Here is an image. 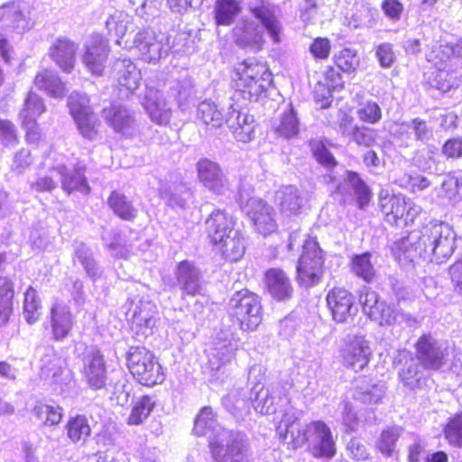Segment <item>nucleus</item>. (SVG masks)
Instances as JSON below:
<instances>
[{"mask_svg":"<svg viewBox=\"0 0 462 462\" xmlns=\"http://www.w3.org/2000/svg\"><path fill=\"white\" fill-rule=\"evenodd\" d=\"M106 245L110 254L115 258L126 259L130 254V245H127L126 240L120 234H115L110 241V238L103 236Z\"/></svg>","mask_w":462,"mask_h":462,"instance_id":"nucleus-60","label":"nucleus"},{"mask_svg":"<svg viewBox=\"0 0 462 462\" xmlns=\"http://www.w3.org/2000/svg\"><path fill=\"white\" fill-rule=\"evenodd\" d=\"M385 393V385L383 383H374L370 380L358 385L355 391L354 398L363 403H378Z\"/></svg>","mask_w":462,"mask_h":462,"instance_id":"nucleus-45","label":"nucleus"},{"mask_svg":"<svg viewBox=\"0 0 462 462\" xmlns=\"http://www.w3.org/2000/svg\"><path fill=\"white\" fill-rule=\"evenodd\" d=\"M193 431L198 436H208L214 462H253L246 436L221 427L212 408L201 409L195 420Z\"/></svg>","mask_w":462,"mask_h":462,"instance_id":"nucleus-1","label":"nucleus"},{"mask_svg":"<svg viewBox=\"0 0 462 462\" xmlns=\"http://www.w3.org/2000/svg\"><path fill=\"white\" fill-rule=\"evenodd\" d=\"M64 360L56 354L46 355L42 359V371L47 376H51L55 382L63 373Z\"/></svg>","mask_w":462,"mask_h":462,"instance_id":"nucleus-62","label":"nucleus"},{"mask_svg":"<svg viewBox=\"0 0 462 462\" xmlns=\"http://www.w3.org/2000/svg\"><path fill=\"white\" fill-rule=\"evenodd\" d=\"M271 78L265 64L252 59L244 60L236 69V92L245 100L256 101L270 85Z\"/></svg>","mask_w":462,"mask_h":462,"instance_id":"nucleus-6","label":"nucleus"},{"mask_svg":"<svg viewBox=\"0 0 462 462\" xmlns=\"http://www.w3.org/2000/svg\"><path fill=\"white\" fill-rule=\"evenodd\" d=\"M68 106L73 119L92 112L87 95L76 91L69 95Z\"/></svg>","mask_w":462,"mask_h":462,"instance_id":"nucleus-59","label":"nucleus"},{"mask_svg":"<svg viewBox=\"0 0 462 462\" xmlns=\"http://www.w3.org/2000/svg\"><path fill=\"white\" fill-rule=\"evenodd\" d=\"M356 115L360 121L374 125L382 119V109L375 101L365 100L359 104Z\"/></svg>","mask_w":462,"mask_h":462,"instance_id":"nucleus-58","label":"nucleus"},{"mask_svg":"<svg viewBox=\"0 0 462 462\" xmlns=\"http://www.w3.org/2000/svg\"><path fill=\"white\" fill-rule=\"evenodd\" d=\"M250 12L266 30L273 43H280L282 25L273 10L263 5L261 6L250 7Z\"/></svg>","mask_w":462,"mask_h":462,"instance_id":"nucleus-40","label":"nucleus"},{"mask_svg":"<svg viewBox=\"0 0 462 462\" xmlns=\"http://www.w3.org/2000/svg\"><path fill=\"white\" fill-rule=\"evenodd\" d=\"M160 195L171 208H184L190 196L189 190L182 184H162Z\"/></svg>","mask_w":462,"mask_h":462,"instance_id":"nucleus-44","label":"nucleus"},{"mask_svg":"<svg viewBox=\"0 0 462 462\" xmlns=\"http://www.w3.org/2000/svg\"><path fill=\"white\" fill-rule=\"evenodd\" d=\"M302 245V254L297 264L298 278L301 285L310 287L318 283L323 273V253L318 242L312 238H303L299 232L290 235L288 250Z\"/></svg>","mask_w":462,"mask_h":462,"instance_id":"nucleus-5","label":"nucleus"},{"mask_svg":"<svg viewBox=\"0 0 462 462\" xmlns=\"http://www.w3.org/2000/svg\"><path fill=\"white\" fill-rule=\"evenodd\" d=\"M277 431L293 448L309 443L310 453L315 457L331 458L336 454V443L330 428L321 420H315L302 428L294 411H286Z\"/></svg>","mask_w":462,"mask_h":462,"instance_id":"nucleus-4","label":"nucleus"},{"mask_svg":"<svg viewBox=\"0 0 462 462\" xmlns=\"http://www.w3.org/2000/svg\"><path fill=\"white\" fill-rule=\"evenodd\" d=\"M334 61L343 72L352 73L359 66L360 60L356 50L346 48L335 54Z\"/></svg>","mask_w":462,"mask_h":462,"instance_id":"nucleus-54","label":"nucleus"},{"mask_svg":"<svg viewBox=\"0 0 462 462\" xmlns=\"http://www.w3.org/2000/svg\"><path fill=\"white\" fill-rule=\"evenodd\" d=\"M36 21L35 10L26 1H12L0 6V23L17 33H24L32 30Z\"/></svg>","mask_w":462,"mask_h":462,"instance_id":"nucleus-13","label":"nucleus"},{"mask_svg":"<svg viewBox=\"0 0 462 462\" xmlns=\"http://www.w3.org/2000/svg\"><path fill=\"white\" fill-rule=\"evenodd\" d=\"M444 437L455 447H462V412L450 417L444 428Z\"/></svg>","mask_w":462,"mask_h":462,"instance_id":"nucleus-55","label":"nucleus"},{"mask_svg":"<svg viewBox=\"0 0 462 462\" xmlns=\"http://www.w3.org/2000/svg\"><path fill=\"white\" fill-rule=\"evenodd\" d=\"M33 414L46 426L57 425L63 416V410L59 405L38 403L33 409Z\"/></svg>","mask_w":462,"mask_h":462,"instance_id":"nucleus-50","label":"nucleus"},{"mask_svg":"<svg viewBox=\"0 0 462 462\" xmlns=\"http://www.w3.org/2000/svg\"><path fill=\"white\" fill-rule=\"evenodd\" d=\"M142 105L150 119L156 125H167L170 123L171 108L161 90L146 87Z\"/></svg>","mask_w":462,"mask_h":462,"instance_id":"nucleus-25","label":"nucleus"},{"mask_svg":"<svg viewBox=\"0 0 462 462\" xmlns=\"http://www.w3.org/2000/svg\"><path fill=\"white\" fill-rule=\"evenodd\" d=\"M65 429L68 438L74 444L85 443L91 434L89 421L85 415L70 417Z\"/></svg>","mask_w":462,"mask_h":462,"instance_id":"nucleus-43","label":"nucleus"},{"mask_svg":"<svg viewBox=\"0 0 462 462\" xmlns=\"http://www.w3.org/2000/svg\"><path fill=\"white\" fill-rule=\"evenodd\" d=\"M236 106L235 105L230 106L231 111L226 117V123L238 142L248 143L254 136L255 120L254 116Z\"/></svg>","mask_w":462,"mask_h":462,"instance_id":"nucleus-27","label":"nucleus"},{"mask_svg":"<svg viewBox=\"0 0 462 462\" xmlns=\"http://www.w3.org/2000/svg\"><path fill=\"white\" fill-rule=\"evenodd\" d=\"M399 427H390L384 430L377 441V448L386 457L392 456L395 451L396 442L401 435Z\"/></svg>","mask_w":462,"mask_h":462,"instance_id":"nucleus-56","label":"nucleus"},{"mask_svg":"<svg viewBox=\"0 0 462 462\" xmlns=\"http://www.w3.org/2000/svg\"><path fill=\"white\" fill-rule=\"evenodd\" d=\"M51 324L54 339L62 340L70 332L74 321L69 307L63 302H56L51 309Z\"/></svg>","mask_w":462,"mask_h":462,"instance_id":"nucleus-36","label":"nucleus"},{"mask_svg":"<svg viewBox=\"0 0 462 462\" xmlns=\"http://www.w3.org/2000/svg\"><path fill=\"white\" fill-rule=\"evenodd\" d=\"M114 73L123 96L134 93L140 86L142 76L141 71L134 63L127 59L117 60L114 63Z\"/></svg>","mask_w":462,"mask_h":462,"instance_id":"nucleus-29","label":"nucleus"},{"mask_svg":"<svg viewBox=\"0 0 462 462\" xmlns=\"http://www.w3.org/2000/svg\"><path fill=\"white\" fill-rule=\"evenodd\" d=\"M271 130L277 137L287 140L294 138L299 134L300 119L291 103H289L285 108L272 120Z\"/></svg>","mask_w":462,"mask_h":462,"instance_id":"nucleus-30","label":"nucleus"},{"mask_svg":"<svg viewBox=\"0 0 462 462\" xmlns=\"http://www.w3.org/2000/svg\"><path fill=\"white\" fill-rule=\"evenodd\" d=\"M108 204L114 212L125 220H132L136 216V209L127 200L125 195L113 191L108 199Z\"/></svg>","mask_w":462,"mask_h":462,"instance_id":"nucleus-52","label":"nucleus"},{"mask_svg":"<svg viewBox=\"0 0 462 462\" xmlns=\"http://www.w3.org/2000/svg\"><path fill=\"white\" fill-rule=\"evenodd\" d=\"M222 405L232 415L237 416L246 407L242 390L236 389L222 398Z\"/></svg>","mask_w":462,"mask_h":462,"instance_id":"nucleus-61","label":"nucleus"},{"mask_svg":"<svg viewBox=\"0 0 462 462\" xmlns=\"http://www.w3.org/2000/svg\"><path fill=\"white\" fill-rule=\"evenodd\" d=\"M83 376L89 387L102 389L106 383V368L104 356L96 346L86 348L83 357Z\"/></svg>","mask_w":462,"mask_h":462,"instance_id":"nucleus-22","label":"nucleus"},{"mask_svg":"<svg viewBox=\"0 0 462 462\" xmlns=\"http://www.w3.org/2000/svg\"><path fill=\"white\" fill-rule=\"evenodd\" d=\"M199 182L209 191L222 195L230 189V183L220 166L208 159H200L196 164Z\"/></svg>","mask_w":462,"mask_h":462,"instance_id":"nucleus-21","label":"nucleus"},{"mask_svg":"<svg viewBox=\"0 0 462 462\" xmlns=\"http://www.w3.org/2000/svg\"><path fill=\"white\" fill-rule=\"evenodd\" d=\"M259 298L248 290L236 291L228 303L230 315L236 319L242 330H254L262 321Z\"/></svg>","mask_w":462,"mask_h":462,"instance_id":"nucleus-10","label":"nucleus"},{"mask_svg":"<svg viewBox=\"0 0 462 462\" xmlns=\"http://www.w3.org/2000/svg\"><path fill=\"white\" fill-rule=\"evenodd\" d=\"M274 199L285 216L300 214L306 203L303 193L294 185L281 187L275 192Z\"/></svg>","mask_w":462,"mask_h":462,"instance_id":"nucleus-32","label":"nucleus"},{"mask_svg":"<svg viewBox=\"0 0 462 462\" xmlns=\"http://www.w3.org/2000/svg\"><path fill=\"white\" fill-rule=\"evenodd\" d=\"M326 300L332 319L337 323H346L357 313L352 294L343 288L331 290Z\"/></svg>","mask_w":462,"mask_h":462,"instance_id":"nucleus-23","label":"nucleus"},{"mask_svg":"<svg viewBox=\"0 0 462 462\" xmlns=\"http://www.w3.org/2000/svg\"><path fill=\"white\" fill-rule=\"evenodd\" d=\"M415 350V360L420 362L424 369L439 370L445 364L446 348L430 334H423L419 337Z\"/></svg>","mask_w":462,"mask_h":462,"instance_id":"nucleus-18","label":"nucleus"},{"mask_svg":"<svg viewBox=\"0 0 462 462\" xmlns=\"http://www.w3.org/2000/svg\"><path fill=\"white\" fill-rule=\"evenodd\" d=\"M41 300L36 291L29 287L24 292L23 315L29 324L35 323L40 317Z\"/></svg>","mask_w":462,"mask_h":462,"instance_id":"nucleus-53","label":"nucleus"},{"mask_svg":"<svg viewBox=\"0 0 462 462\" xmlns=\"http://www.w3.org/2000/svg\"><path fill=\"white\" fill-rule=\"evenodd\" d=\"M176 279L182 294L195 296L200 293V273L192 263L180 262L177 266Z\"/></svg>","mask_w":462,"mask_h":462,"instance_id":"nucleus-34","label":"nucleus"},{"mask_svg":"<svg viewBox=\"0 0 462 462\" xmlns=\"http://www.w3.org/2000/svg\"><path fill=\"white\" fill-rule=\"evenodd\" d=\"M243 0H217L215 19L218 25H229L241 12Z\"/></svg>","mask_w":462,"mask_h":462,"instance_id":"nucleus-46","label":"nucleus"},{"mask_svg":"<svg viewBox=\"0 0 462 462\" xmlns=\"http://www.w3.org/2000/svg\"><path fill=\"white\" fill-rule=\"evenodd\" d=\"M54 178H59L62 189L68 193L73 190L84 193L89 191V187L84 176V167L77 165L73 172L69 174L67 168L62 163L51 167L49 174L40 176L31 183V188L38 192L51 191L57 188V181Z\"/></svg>","mask_w":462,"mask_h":462,"instance_id":"nucleus-8","label":"nucleus"},{"mask_svg":"<svg viewBox=\"0 0 462 462\" xmlns=\"http://www.w3.org/2000/svg\"><path fill=\"white\" fill-rule=\"evenodd\" d=\"M78 45L67 38L57 39L49 49L51 60L64 71L70 72L75 65Z\"/></svg>","mask_w":462,"mask_h":462,"instance_id":"nucleus-33","label":"nucleus"},{"mask_svg":"<svg viewBox=\"0 0 462 462\" xmlns=\"http://www.w3.org/2000/svg\"><path fill=\"white\" fill-rule=\"evenodd\" d=\"M125 317L131 329L137 337H146L152 334L157 323V307L144 298L128 300L124 305Z\"/></svg>","mask_w":462,"mask_h":462,"instance_id":"nucleus-11","label":"nucleus"},{"mask_svg":"<svg viewBox=\"0 0 462 462\" xmlns=\"http://www.w3.org/2000/svg\"><path fill=\"white\" fill-rule=\"evenodd\" d=\"M33 82L37 88L52 98L62 99L68 92L66 84L53 70L42 69L36 74Z\"/></svg>","mask_w":462,"mask_h":462,"instance_id":"nucleus-38","label":"nucleus"},{"mask_svg":"<svg viewBox=\"0 0 462 462\" xmlns=\"http://www.w3.org/2000/svg\"><path fill=\"white\" fill-rule=\"evenodd\" d=\"M103 117L116 133L126 138L139 134L140 127L134 112L118 103H112L103 109Z\"/></svg>","mask_w":462,"mask_h":462,"instance_id":"nucleus-19","label":"nucleus"},{"mask_svg":"<svg viewBox=\"0 0 462 462\" xmlns=\"http://www.w3.org/2000/svg\"><path fill=\"white\" fill-rule=\"evenodd\" d=\"M242 209L250 217L255 231L266 236L277 229L273 208L258 198H250L244 201L242 193L239 195Z\"/></svg>","mask_w":462,"mask_h":462,"instance_id":"nucleus-15","label":"nucleus"},{"mask_svg":"<svg viewBox=\"0 0 462 462\" xmlns=\"http://www.w3.org/2000/svg\"><path fill=\"white\" fill-rule=\"evenodd\" d=\"M236 45L254 51H260L264 43L262 29L253 21L242 20L233 29Z\"/></svg>","mask_w":462,"mask_h":462,"instance_id":"nucleus-28","label":"nucleus"},{"mask_svg":"<svg viewBox=\"0 0 462 462\" xmlns=\"http://www.w3.org/2000/svg\"><path fill=\"white\" fill-rule=\"evenodd\" d=\"M265 284L270 295L279 301L289 300L293 292L291 281L286 273L273 268L265 273Z\"/></svg>","mask_w":462,"mask_h":462,"instance_id":"nucleus-35","label":"nucleus"},{"mask_svg":"<svg viewBox=\"0 0 462 462\" xmlns=\"http://www.w3.org/2000/svg\"><path fill=\"white\" fill-rule=\"evenodd\" d=\"M155 406V401L152 397L144 395L141 397L133 407L128 417L129 425H139L143 423L150 415Z\"/></svg>","mask_w":462,"mask_h":462,"instance_id":"nucleus-49","label":"nucleus"},{"mask_svg":"<svg viewBox=\"0 0 462 462\" xmlns=\"http://www.w3.org/2000/svg\"><path fill=\"white\" fill-rule=\"evenodd\" d=\"M171 94L175 97L179 103V106L184 109L185 104L193 97V84L191 80L185 78L176 83L171 88Z\"/></svg>","mask_w":462,"mask_h":462,"instance_id":"nucleus-64","label":"nucleus"},{"mask_svg":"<svg viewBox=\"0 0 462 462\" xmlns=\"http://www.w3.org/2000/svg\"><path fill=\"white\" fill-rule=\"evenodd\" d=\"M236 226L233 215L221 209L212 211L205 221L208 237L213 245L223 241L225 237L236 231L238 228Z\"/></svg>","mask_w":462,"mask_h":462,"instance_id":"nucleus-26","label":"nucleus"},{"mask_svg":"<svg viewBox=\"0 0 462 462\" xmlns=\"http://www.w3.org/2000/svg\"><path fill=\"white\" fill-rule=\"evenodd\" d=\"M379 206L384 220L396 226H409L421 213V208L402 194H380Z\"/></svg>","mask_w":462,"mask_h":462,"instance_id":"nucleus-9","label":"nucleus"},{"mask_svg":"<svg viewBox=\"0 0 462 462\" xmlns=\"http://www.w3.org/2000/svg\"><path fill=\"white\" fill-rule=\"evenodd\" d=\"M74 261H78L88 275L95 278L97 274V267L90 249L81 242L74 243Z\"/></svg>","mask_w":462,"mask_h":462,"instance_id":"nucleus-51","label":"nucleus"},{"mask_svg":"<svg viewBox=\"0 0 462 462\" xmlns=\"http://www.w3.org/2000/svg\"><path fill=\"white\" fill-rule=\"evenodd\" d=\"M344 134L351 136L359 145L371 146L376 140V131L365 126L352 125V119L344 118L340 124Z\"/></svg>","mask_w":462,"mask_h":462,"instance_id":"nucleus-42","label":"nucleus"},{"mask_svg":"<svg viewBox=\"0 0 462 462\" xmlns=\"http://www.w3.org/2000/svg\"><path fill=\"white\" fill-rule=\"evenodd\" d=\"M14 287L6 277H0V325L5 324L13 311Z\"/></svg>","mask_w":462,"mask_h":462,"instance_id":"nucleus-47","label":"nucleus"},{"mask_svg":"<svg viewBox=\"0 0 462 462\" xmlns=\"http://www.w3.org/2000/svg\"><path fill=\"white\" fill-rule=\"evenodd\" d=\"M351 271L366 282H371L375 276V269L371 263V254H356L351 261Z\"/></svg>","mask_w":462,"mask_h":462,"instance_id":"nucleus-48","label":"nucleus"},{"mask_svg":"<svg viewBox=\"0 0 462 462\" xmlns=\"http://www.w3.org/2000/svg\"><path fill=\"white\" fill-rule=\"evenodd\" d=\"M342 365L355 372L363 371L373 356L371 342L361 332L346 335L339 349Z\"/></svg>","mask_w":462,"mask_h":462,"instance_id":"nucleus-12","label":"nucleus"},{"mask_svg":"<svg viewBox=\"0 0 462 462\" xmlns=\"http://www.w3.org/2000/svg\"><path fill=\"white\" fill-rule=\"evenodd\" d=\"M106 26L110 34L114 33L117 37L116 44L125 49L136 50L141 60L145 62L156 63L168 56L171 50L170 36L164 32H155L150 28L136 32L132 43H123L126 32L133 28V17L125 11L115 10L110 14Z\"/></svg>","mask_w":462,"mask_h":462,"instance_id":"nucleus-3","label":"nucleus"},{"mask_svg":"<svg viewBox=\"0 0 462 462\" xmlns=\"http://www.w3.org/2000/svg\"><path fill=\"white\" fill-rule=\"evenodd\" d=\"M132 375L143 385L153 386L165 379L162 367L152 352L143 346H131L125 356Z\"/></svg>","mask_w":462,"mask_h":462,"instance_id":"nucleus-7","label":"nucleus"},{"mask_svg":"<svg viewBox=\"0 0 462 462\" xmlns=\"http://www.w3.org/2000/svg\"><path fill=\"white\" fill-rule=\"evenodd\" d=\"M110 51L108 42L100 34H92L85 43L83 62L96 76L102 75Z\"/></svg>","mask_w":462,"mask_h":462,"instance_id":"nucleus-20","label":"nucleus"},{"mask_svg":"<svg viewBox=\"0 0 462 462\" xmlns=\"http://www.w3.org/2000/svg\"><path fill=\"white\" fill-rule=\"evenodd\" d=\"M383 300H380L379 295L369 287H363L360 290L359 302L363 311L370 317L374 310H377Z\"/></svg>","mask_w":462,"mask_h":462,"instance_id":"nucleus-63","label":"nucleus"},{"mask_svg":"<svg viewBox=\"0 0 462 462\" xmlns=\"http://www.w3.org/2000/svg\"><path fill=\"white\" fill-rule=\"evenodd\" d=\"M250 400L254 411L261 414L274 413L278 407L289 403L287 389L282 383L268 387L256 383L251 390Z\"/></svg>","mask_w":462,"mask_h":462,"instance_id":"nucleus-14","label":"nucleus"},{"mask_svg":"<svg viewBox=\"0 0 462 462\" xmlns=\"http://www.w3.org/2000/svg\"><path fill=\"white\" fill-rule=\"evenodd\" d=\"M456 234L447 223L430 222L420 231H413L395 244L393 251L400 258L411 261L417 256H435L436 261L443 262L449 258L455 250Z\"/></svg>","mask_w":462,"mask_h":462,"instance_id":"nucleus-2","label":"nucleus"},{"mask_svg":"<svg viewBox=\"0 0 462 462\" xmlns=\"http://www.w3.org/2000/svg\"><path fill=\"white\" fill-rule=\"evenodd\" d=\"M369 318L377 321L381 326L404 324L408 327H414L417 325V319L411 314L393 308L385 301H383Z\"/></svg>","mask_w":462,"mask_h":462,"instance_id":"nucleus-37","label":"nucleus"},{"mask_svg":"<svg viewBox=\"0 0 462 462\" xmlns=\"http://www.w3.org/2000/svg\"><path fill=\"white\" fill-rule=\"evenodd\" d=\"M349 189L352 190L361 209L369 204L372 195L368 186L356 172L346 171L343 182L336 184V191L345 195L348 193Z\"/></svg>","mask_w":462,"mask_h":462,"instance_id":"nucleus-31","label":"nucleus"},{"mask_svg":"<svg viewBox=\"0 0 462 462\" xmlns=\"http://www.w3.org/2000/svg\"><path fill=\"white\" fill-rule=\"evenodd\" d=\"M80 134L88 140H94L98 133L100 123L93 112L74 119Z\"/></svg>","mask_w":462,"mask_h":462,"instance_id":"nucleus-57","label":"nucleus"},{"mask_svg":"<svg viewBox=\"0 0 462 462\" xmlns=\"http://www.w3.org/2000/svg\"><path fill=\"white\" fill-rule=\"evenodd\" d=\"M238 349V339L229 331L222 330L219 332L212 346L207 350L208 365L212 371L218 373L223 368V374L226 371V365L235 357Z\"/></svg>","mask_w":462,"mask_h":462,"instance_id":"nucleus-16","label":"nucleus"},{"mask_svg":"<svg viewBox=\"0 0 462 462\" xmlns=\"http://www.w3.org/2000/svg\"><path fill=\"white\" fill-rule=\"evenodd\" d=\"M197 116L208 130H216L226 122L223 111L211 100H204L199 104Z\"/></svg>","mask_w":462,"mask_h":462,"instance_id":"nucleus-41","label":"nucleus"},{"mask_svg":"<svg viewBox=\"0 0 462 462\" xmlns=\"http://www.w3.org/2000/svg\"><path fill=\"white\" fill-rule=\"evenodd\" d=\"M214 245L217 246L226 260L236 262L245 254L246 241L241 230L237 229Z\"/></svg>","mask_w":462,"mask_h":462,"instance_id":"nucleus-39","label":"nucleus"},{"mask_svg":"<svg viewBox=\"0 0 462 462\" xmlns=\"http://www.w3.org/2000/svg\"><path fill=\"white\" fill-rule=\"evenodd\" d=\"M46 111L43 98L30 90L24 99L19 119L26 131V139L31 143H37L42 136L37 119Z\"/></svg>","mask_w":462,"mask_h":462,"instance_id":"nucleus-17","label":"nucleus"},{"mask_svg":"<svg viewBox=\"0 0 462 462\" xmlns=\"http://www.w3.org/2000/svg\"><path fill=\"white\" fill-rule=\"evenodd\" d=\"M399 363L404 362L403 367L399 370L400 381L406 388L420 389L426 383L428 375L420 362L415 360L411 353L407 350L401 351L396 357Z\"/></svg>","mask_w":462,"mask_h":462,"instance_id":"nucleus-24","label":"nucleus"}]
</instances>
